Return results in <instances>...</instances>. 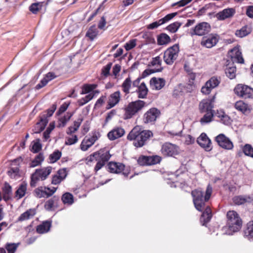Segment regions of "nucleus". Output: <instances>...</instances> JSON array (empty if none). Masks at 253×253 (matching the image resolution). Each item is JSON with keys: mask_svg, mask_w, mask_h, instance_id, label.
<instances>
[{"mask_svg": "<svg viewBox=\"0 0 253 253\" xmlns=\"http://www.w3.org/2000/svg\"><path fill=\"white\" fill-rule=\"evenodd\" d=\"M104 152L102 151H99L98 152H95L92 154H91L88 157H87L86 159V164L87 165H89V164L91 162L94 161H97L101 156V155Z\"/></svg>", "mask_w": 253, "mask_h": 253, "instance_id": "58836bf2", "label": "nucleus"}, {"mask_svg": "<svg viewBox=\"0 0 253 253\" xmlns=\"http://www.w3.org/2000/svg\"><path fill=\"white\" fill-rule=\"evenodd\" d=\"M195 78V74L192 73L188 75V82L185 85L183 86L186 92L191 93L196 89V86L194 83Z\"/></svg>", "mask_w": 253, "mask_h": 253, "instance_id": "b1692460", "label": "nucleus"}, {"mask_svg": "<svg viewBox=\"0 0 253 253\" xmlns=\"http://www.w3.org/2000/svg\"><path fill=\"white\" fill-rule=\"evenodd\" d=\"M98 30L95 26H92L88 29L86 36L90 40H93L97 35Z\"/></svg>", "mask_w": 253, "mask_h": 253, "instance_id": "49530a36", "label": "nucleus"}, {"mask_svg": "<svg viewBox=\"0 0 253 253\" xmlns=\"http://www.w3.org/2000/svg\"><path fill=\"white\" fill-rule=\"evenodd\" d=\"M132 81L130 77L126 78L122 84L123 91L126 94H128L131 87Z\"/></svg>", "mask_w": 253, "mask_h": 253, "instance_id": "c9c22d12", "label": "nucleus"}, {"mask_svg": "<svg viewBox=\"0 0 253 253\" xmlns=\"http://www.w3.org/2000/svg\"><path fill=\"white\" fill-rule=\"evenodd\" d=\"M42 148V145L39 142H33L31 151L33 153H38Z\"/></svg>", "mask_w": 253, "mask_h": 253, "instance_id": "0e129e2a", "label": "nucleus"}, {"mask_svg": "<svg viewBox=\"0 0 253 253\" xmlns=\"http://www.w3.org/2000/svg\"><path fill=\"white\" fill-rule=\"evenodd\" d=\"M95 84H85L83 86L81 94H89L90 92H94L93 90L96 88Z\"/></svg>", "mask_w": 253, "mask_h": 253, "instance_id": "603ef678", "label": "nucleus"}, {"mask_svg": "<svg viewBox=\"0 0 253 253\" xmlns=\"http://www.w3.org/2000/svg\"><path fill=\"white\" fill-rule=\"evenodd\" d=\"M153 135L150 130H142L140 126H135L127 136L129 140H134L133 145L136 147H142L146 141Z\"/></svg>", "mask_w": 253, "mask_h": 253, "instance_id": "f257e3e1", "label": "nucleus"}, {"mask_svg": "<svg viewBox=\"0 0 253 253\" xmlns=\"http://www.w3.org/2000/svg\"><path fill=\"white\" fill-rule=\"evenodd\" d=\"M179 51V47L178 44H175L168 48L164 53V60L168 65H171L177 59Z\"/></svg>", "mask_w": 253, "mask_h": 253, "instance_id": "39448f33", "label": "nucleus"}, {"mask_svg": "<svg viewBox=\"0 0 253 253\" xmlns=\"http://www.w3.org/2000/svg\"><path fill=\"white\" fill-rule=\"evenodd\" d=\"M197 142L201 147L207 151H210L212 149L211 140L205 133H202L198 137Z\"/></svg>", "mask_w": 253, "mask_h": 253, "instance_id": "2eb2a0df", "label": "nucleus"}, {"mask_svg": "<svg viewBox=\"0 0 253 253\" xmlns=\"http://www.w3.org/2000/svg\"><path fill=\"white\" fill-rule=\"evenodd\" d=\"M125 133L124 128L116 127L109 132L107 134L108 138L111 140H114L123 136Z\"/></svg>", "mask_w": 253, "mask_h": 253, "instance_id": "5701e85b", "label": "nucleus"}, {"mask_svg": "<svg viewBox=\"0 0 253 253\" xmlns=\"http://www.w3.org/2000/svg\"><path fill=\"white\" fill-rule=\"evenodd\" d=\"M192 0H181L177 2H175L172 4V6L178 5L179 7L184 6L189 3H190Z\"/></svg>", "mask_w": 253, "mask_h": 253, "instance_id": "774afa93", "label": "nucleus"}, {"mask_svg": "<svg viewBox=\"0 0 253 253\" xmlns=\"http://www.w3.org/2000/svg\"><path fill=\"white\" fill-rule=\"evenodd\" d=\"M159 112L156 108H152L147 111L144 115V121L148 123L155 121L158 116Z\"/></svg>", "mask_w": 253, "mask_h": 253, "instance_id": "393cba45", "label": "nucleus"}, {"mask_svg": "<svg viewBox=\"0 0 253 253\" xmlns=\"http://www.w3.org/2000/svg\"><path fill=\"white\" fill-rule=\"evenodd\" d=\"M51 227V223L48 221H44L37 227V231L40 234H43L47 232Z\"/></svg>", "mask_w": 253, "mask_h": 253, "instance_id": "f704fd0d", "label": "nucleus"}, {"mask_svg": "<svg viewBox=\"0 0 253 253\" xmlns=\"http://www.w3.org/2000/svg\"><path fill=\"white\" fill-rule=\"evenodd\" d=\"M121 99V93L119 91H117L111 94L108 101V109H110L114 107L120 101Z\"/></svg>", "mask_w": 253, "mask_h": 253, "instance_id": "bb28decb", "label": "nucleus"}, {"mask_svg": "<svg viewBox=\"0 0 253 253\" xmlns=\"http://www.w3.org/2000/svg\"><path fill=\"white\" fill-rule=\"evenodd\" d=\"M219 41V37L216 34H211L202 38L201 44L206 48L214 46Z\"/></svg>", "mask_w": 253, "mask_h": 253, "instance_id": "f8f14e48", "label": "nucleus"}, {"mask_svg": "<svg viewBox=\"0 0 253 253\" xmlns=\"http://www.w3.org/2000/svg\"><path fill=\"white\" fill-rule=\"evenodd\" d=\"M181 25V23L179 22H175L167 26V29L170 33H174L178 30Z\"/></svg>", "mask_w": 253, "mask_h": 253, "instance_id": "5fc2aeb1", "label": "nucleus"}, {"mask_svg": "<svg viewBox=\"0 0 253 253\" xmlns=\"http://www.w3.org/2000/svg\"><path fill=\"white\" fill-rule=\"evenodd\" d=\"M78 140V137L76 135L70 134L69 136L66 137L65 143L66 145H71L77 143Z\"/></svg>", "mask_w": 253, "mask_h": 253, "instance_id": "6e6d98bb", "label": "nucleus"}, {"mask_svg": "<svg viewBox=\"0 0 253 253\" xmlns=\"http://www.w3.org/2000/svg\"><path fill=\"white\" fill-rule=\"evenodd\" d=\"M235 108L238 111L246 113L250 111V107L248 104L243 101H237L234 105Z\"/></svg>", "mask_w": 253, "mask_h": 253, "instance_id": "7c9ffc66", "label": "nucleus"}, {"mask_svg": "<svg viewBox=\"0 0 253 253\" xmlns=\"http://www.w3.org/2000/svg\"><path fill=\"white\" fill-rule=\"evenodd\" d=\"M43 2H40L33 3L30 6V10L34 14L37 13L42 6Z\"/></svg>", "mask_w": 253, "mask_h": 253, "instance_id": "864d4df0", "label": "nucleus"}, {"mask_svg": "<svg viewBox=\"0 0 253 253\" xmlns=\"http://www.w3.org/2000/svg\"><path fill=\"white\" fill-rule=\"evenodd\" d=\"M99 134L94 133L90 137H85L83 140L80 147L82 151H86L90 148L98 139Z\"/></svg>", "mask_w": 253, "mask_h": 253, "instance_id": "4468645a", "label": "nucleus"}, {"mask_svg": "<svg viewBox=\"0 0 253 253\" xmlns=\"http://www.w3.org/2000/svg\"><path fill=\"white\" fill-rule=\"evenodd\" d=\"M215 96L211 99H204L199 104V109L201 113L212 112Z\"/></svg>", "mask_w": 253, "mask_h": 253, "instance_id": "dca6fc26", "label": "nucleus"}, {"mask_svg": "<svg viewBox=\"0 0 253 253\" xmlns=\"http://www.w3.org/2000/svg\"><path fill=\"white\" fill-rule=\"evenodd\" d=\"M227 225L229 230V234L238 231L241 228L242 221L238 214L234 211H229L227 213Z\"/></svg>", "mask_w": 253, "mask_h": 253, "instance_id": "7ed1b4c3", "label": "nucleus"}, {"mask_svg": "<svg viewBox=\"0 0 253 253\" xmlns=\"http://www.w3.org/2000/svg\"><path fill=\"white\" fill-rule=\"evenodd\" d=\"M211 29L209 23L203 22L197 24L194 28L191 29L190 34L192 36H203L209 33Z\"/></svg>", "mask_w": 253, "mask_h": 253, "instance_id": "423d86ee", "label": "nucleus"}, {"mask_svg": "<svg viewBox=\"0 0 253 253\" xmlns=\"http://www.w3.org/2000/svg\"><path fill=\"white\" fill-rule=\"evenodd\" d=\"M137 162L139 165L142 166L150 165L149 163H148V162H149V157L142 156L139 157Z\"/></svg>", "mask_w": 253, "mask_h": 253, "instance_id": "e2e57ef3", "label": "nucleus"}, {"mask_svg": "<svg viewBox=\"0 0 253 253\" xmlns=\"http://www.w3.org/2000/svg\"><path fill=\"white\" fill-rule=\"evenodd\" d=\"M27 188V183L23 182L21 183L15 193L16 197L19 199L24 197L26 193Z\"/></svg>", "mask_w": 253, "mask_h": 253, "instance_id": "c756f323", "label": "nucleus"}, {"mask_svg": "<svg viewBox=\"0 0 253 253\" xmlns=\"http://www.w3.org/2000/svg\"><path fill=\"white\" fill-rule=\"evenodd\" d=\"M233 202L236 205H242L246 202H250L252 199L250 197H243L242 196H236L233 199Z\"/></svg>", "mask_w": 253, "mask_h": 253, "instance_id": "e433bc0d", "label": "nucleus"}, {"mask_svg": "<svg viewBox=\"0 0 253 253\" xmlns=\"http://www.w3.org/2000/svg\"><path fill=\"white\" fill-rule=\"evenodd\" d=\"M166 84V81L160 78L153 77L150 81V87L152 89L160 90Z\"/></svg>", "mask_w": 253, "mask_h": 253, "instance_id": "4be33fe9", "label": "nucleus"}, {"mask_svg": "<svg viewBox=\"0 0 253 253\" xmlns=\"http://www.w3.org/2000/svg\"><path fill=\"white\" fill-rule=\"evenodd\" d=\"M52 171L51 167L43 168L36 169L35 172L31 176V185L35 186L38 180H44L50 174Z\"/></svg>", "mask_w": 253, "mask_h": 253, "instance_id": "20e7f679", "label": "nucleus"}, {"mask_svg": "<svg viewBox=\"0 0 253 253\" xmlns=\"http://www.w3.org/2000/svg\"><path fill=\"white\" fill-rule=\"evenodd\" d=\"M212 216L211 211L209 207H207L201 217V221L203 222V225L208 223Z\"/></svg>", "mask_w": 253, "mask_h": 253, "instance_id": "473e14b6", "label": "nucleus"}, {"mask_svg": "<svg viewBox=\"0 0 253 253\" xmlns=\"http://www.w3.org/2000/svg\"><path fill=\"white\" fill-rule=\"evenodd\" d=\"M19 244L7 243L5 248L8 253H14L18 247Z\"/></svg>", "mask_w": 253, "mask_h": 253, "instance_id": "13d9d810", "label": "nucleus"}, {"mask_svg": "<svg viewBox=\"0 0 253 253\" xmlns=\"http://www.w3.org/2000/svg\"><path fill=\"white\" fill-rule=\"evenodd\" d=\"M36 213L35 209H29L20 215L18 218V220L22 221L30 219L36 214Z\"/></svg>", "mask_w": 253, "mask_h": 253, "instance_id": "72a5a7b5", "label": "nucleus"}, {"mask_svg": "<svg viewBox=\"0 0 253 253\" xmlns=\"http://www.w3.org/2000/svg\"><path fill=\"white\" fill-rule=\"evenodd\" d=\"M67 172L65 169H60L57 172L52 176L51 183L57 185L61 183L67 176Z\"/></svg>", "mask_w": 253, "mask_h": 253, "instance_id": "412c9836", "label": "nucleus"}, {"mask_svg": "<svg viewBox=\"0 0 253 253\" xmlns=\"http://www.w3.org/2000/svg\"><path fill=\"white\" fill-rule=\"evenodd\" d=\"M145 103L142 100H137L128 104L126 109L125 116L126 119L130 118L144 106Z\"/></svg>", "mask_w": 253, "mask_h": 253, "instance_id": "0eeeda50", "label": "nucleus"}, {"mask_svg": "<svg viewBox=\"0 0 253 253\" xmlns=\"http://www.w3.org/2000/svg\"><path fill=\"white\" fill-rule=\"evenodd\" d=\"M57 189V187L49 188L47 187H40L34 191L35 196L39 198H48L53 195Z\"/></svg>", "mask_w": 253, "mask_h": 253, "instance_id": "9b49d317", "label": "nucleus"}, {"mask_svg": "<svg viewBox=\"0 0 253 253\" xmlns=\"http://www.w3.org/2000/svg\"><path fill=\"white\" fill-rule=\"evenodd\" d=\"M58 200L59 197L58 196H53L45 202L44 204L45 209L48 211L52 210L56 207Z\"/></svg>", "mask_w": 253, "mask_h": 253, "instance_id": "2f4dec72", "label": "nucleus"}, {"mask_svg": "<svg viewBox=\"0 0 253 253\" xmlns=\"http://www.w3.org/2000/svg\"><path fill=\"white\" fill-rule=\"evenodd\" d=\"M95 95L94 92H90L86 95L85 97H83L78 101V103L80 106H83L89 101H90L94 97Z\"/></svg>", "mask_w": 253, "mask_h": 253, "instance_id": "c03bdc74", "label": "nucleus"}, {"mask_svg": "<svg viewBox=\"0 0 253 253\" xmlns=\"http://www.w3.org/2000/svg\"><path fill=\"white\" fill-rule=\"evenodd\" d=\"M235 11L233 8H226L218 12L216 14V17L218 20H223L226 18L232 17L235 13Z\"/></svg>", "mask_w": 253, "mask_h": 253, "instance_id": "cd10ccee", "label": "nucleus"}, {"mask_svg": "<svg viewBox=\"0 0 253 253\" xmlns=\"http://www.w3.org/2000/svg\"><path fill=\"white\" fill-rule=\"evenodd\" d=\"M228 55L234 62L239 63H243L244 62V59L239 47H235L230 50L228 53Z\"/></svg>", "mask_w": 253, "mask_h": 253, "instance_id": "aec40b11", "label": "nucleus"}, {"mask_svg": "<svg viewBox=\"0 0 253 253\" xmlns=\"http://www.w3.org/2000/svg\"><path fill=\"white\" fill-rule=\"evenodd\" d=\"M44 160V156L42 154H38L35 159L31 162L30 167L34 168L41 164Z\"/></svg>", "mask_w": 253, "mask_h": 253, "instance_id": "de8ad7c7", "label": "nucleus"}, {"mask_svg": "<svg viewBox=\"0 0 253 253\" xmlns=\"http://www.w3.org/2000/svg\"><path fill=\"white\" fill-rule=\"evenodd\" d=\"M62 201L64 204L71 205L74 203L73 196L70 193H65L62 196Z\"/></svg>", "mask_w": 253, "mask_h": 253, "instance_id": "37998d69", "label": "nucleus"}, {"mask_svg": "<svg viewBox=\"0 0 253 253\" xmlns=\"http://www.w3.org/2000/svg\"><path fill=\"white\" fill-rule=\"evenodd\" d=\"M220 83L219 78L212 77L206 82L205 85L201 88V92L204 94H210L211 90L217 87Z\"/></svg>", "mask_w": 253, "mask_h": 253, "instance_id": "9d476101", "label": "nucleus"}, {"mask_svg": "<svg viewBox=\"0 0 253 253\" xmlns=\"http://www.w3.org/2000/svg\"><path fill=\"white\" fill-rule=\"evenodd\" d=\"M251 28L247 26L242 27L240 30L236 32V35L240 38L244 37L249 35L251 32Z\"/></svg>", "mask_w": 253, "mask_h": 253, "instance_id": "4c0bfd02", "label": "nucleus"}, {"mask_svg": "<svg viewBox=\"0 0 253 253\" xmlns=\"http://www.w3.org/2000/svg\"><path fill=\"white\" fill-rule=\"evenodd\" d=\"M61 156V152L58 150H56L49 156V162L51 163H54L57 161Z\"/></svg>", "mask_w": 253, "mask_h": 253, "instance_id": "3c124183", "label": "nucleus"}, {"mask_svg": "<svg viewBox=\"0 0 253 253\" xmlns=\"http://www.w3.org/2000/svg\"><path fill=\"white\" fill-rule=\"evenodd\" d=\"M170 41V37L166 34H161L158 37L157 42L160 45L168 44Z\"/></svg>", "mask_w": 253, "mask_h": 253, "instance_id": "ea45409f", "label": "nucleus"}, {"mask_svg": "<svg viewBox=\"0 0 253 253\" xmlns=\"http://www.w3.org/2000/svg\"><path fill=\"white\" fill-rule=\"evenodd\" d=\"M176 12L171 13L167 14L164 18L160 19L159 20L154 22L148 25L147 26V28L148 29H153L155 28H157L159 26L162 25L169 21L170 20L172 19L175 16H176Z\"/></svg>", "mask_w": 253, "mask_h": 253, "instance_id": "f3484780", "label": "nucleus"}, {"mask_svg": "<svg viewBox=\"0 0 253 253\" xmlns=\"http://www.w3.org/2000/svg\"><path fill=\"white\" fill-rule=\"evenodd\" d=\"M236 68L235 66L228 67L225 70L226 76L230 79L236 77Z\"/></svg>", "mask_w": 253, "mask_h": 253, "instance_id": "09e8293b", "label": "nucleus"}, {"mask_svg": "<svg viewBox=\"0 0 253 253\" xmlns=\"http://www.w3.org/2000/svg\"><path fill=\"white\" fill-rule=\"evenodd\" d=\"M245 235L249 238L253 237V221H251L247 224V227L245 230Z\"/></svg>", "mask_w": 253, "mask_h": 253, "instance_id": "4d7b16f0", "label": "nucleus"}, {"mask_svg": "<svg viewBox=\"0 0 253 253\" xmlns=\"http://www.w3.org/2000/svg\"><path fill=\"white\" fill-rule=\"evenodd\" d=\"M48 122V120L47 119V117L44 116L42 117L40 121L38 122V123L40 124V125L41 126V129H39V131L43 130L47 125Z\"/></svg>", "mask_w": 253, "mask_h": 253, "instance_id": "69168bd1", "label": "nucleus"}, {"mask_svg": "<svg viewBox=\"0 0 253 253\" xmlns=\"http://www.w3.org/2000/svg\"><path fill=\"white\" fill-rule=\"evenodd\" d=\"M3 191L4 193V198L8 199L12 194V188L8 183H5Z\"/></svg>", "mask_w": 253, "mask_h": 253, "instance_id": "bf43d9fd", "label": "nucleus"}, {"mask_svg": "<svg viewBox=\"0 0 253 253\" xmlns=\"http://www.w3.org/2000/svg\"><path fill=\"white\" fill-rule=\"evenodd\" d=\"M243 151L246 156L253 158V147L251 145L247 144L243 147Z\"/></svg>", "mask_w": 253, "mask_h": 253, "instance_id": "8fccbe9b", "label": "nucleus"}, {"mask_svg": "<svg viewBox=\"0 0 253 253\" xmlns=\"http://www.w3.org/2000/svg\"><path fill=\"white\" fill-rule=\"evenodd\" d=\"M234 90L237 96L245 99L250 98L253 95V88L245 84H237Z\"/></svg>", "mask_w": 253, "mask_h": 253, "instance_id": "6e6552de", "label": "nucleus"}, {"mask_svg": "<svg viewBox=\"0 0 253 253\" xmlns=\"http://www.w3.org/2000/svg\"><path fill=\"white\" fill-rule=\"evenodd\" d=\"M217 116L220 119V121L225 125H228L231 123L230 118L222 111L217 112Z\"/></svg>", "mask_w": 253, "mask_h": 253, "instance_id": "a19ab883", "label": "nucleus"}, {"mask_svg": "<svg viewBox=\"0 0 253 253\" xmlns=\"http://www.w3.org/2000/svg\"><path fill=\"white\" fill-rule=\"evenodd\" d=\"M140 79H137L132 83L133 86H138L137 91L138 93V97L145 98L148 94V89L144 83H142L139 85Z\"/></svg>", "mask_w": 253, "mask_h": 253, "instance_id": "a211bd4d", "label": "nucleus"}, {"mask_svg": "<svg viewBox=\"0 0 253 253\" xmlns=\"http://www.w3.org/2000/svg\"><path fill=\"white\" fill-rule=\"evenodd\" d=\"M108 168L111 172L120 173L124 170L125 166L121 163L111 162L108 164Z\"/></svg>", "mask_w": 253, "mask_h": 253, "instance_id": "c85d7f7f", "label": "nucleus"}, {"mask_svg": "<svg viewBox=\"0 0 253 253\" xmlns=\"http://www.w3.org/2000/svg\"><path fill=\"white\" fill-rule=\"evenodd\" d=\"M20 159H16L13 160L11 163V168L8 171V175L11 178L17 179L20 177V172L18 166L19 165V161Z\"/></svg>", "mask_w": 253, "mask_h": 253, "instance_id": "6ab92c4d", "label": "nucleus"}, {"mask_svg": "<svg viewBox=\"0 0 253 253\" xmlns=\"http://www.w3.org/2000/svg\"><path fill=\"white\" fill-rule=\"evenodd\" d=\"M149 162H148V163H149L150 165L158 164L160 163L162 160L161 157L160 156L157 155L149 157Z\"/></svg>", "mask_w": 253, "mask_h": 253, "instance_id": "680f3d73", "label": "nucleus"}, {"mask_svg": "<svg viewBox=\"0 0 253 253\" xmlns=\"http://www.w3.org/2000/svg\"><path fill=\"white\" fill-rule=\"evenodd\" d=\"M213 117V112H206L204 116L200 119V123L202 125L209 123L212 121Z\"/></svg>", "mask_w": 253, "mask_h": 253, "instance_id": "79ce46f5", "label": "nucleus"}, {"mask_svg": "<svg viewBox=\"0 0 253 253\" xmlns=\"http://www.w3.org/2000/svg\"><path fill=\"white\" fill-rule=\"evenodd\" d=\"M212 191V187L210 185H208L207 187L204 198L203 192L201 190L196 189L192 191L191 194L193 198L194 204L198 211H202L205 209V202L210 198Z\"/></svg>", "mask_w": 253, "mask_h": 253, "instance_id": "f03ea898", "label": "nucleus"}, {"mask_svg": "<svg viewBox=\"0 0 253 253\" xmlns=\"http://www.w3.org/2000/svg\"><path fill=\"white\" fill-rule=\"evenodd\" d=\"M111 155L109 152L106 151L101 155L100 159L97 161V163L94 168V170L96 172L104 166L106 162L110 158Z\"/></svg>", "mask_w": 253, "mask_h": 253, "instance_id": "a878e982", "label": "nucleus"}, {"mask_svg": "<svg viewBox=\"0 0 253 253\" xmlns=\"http://www.w3.org/2000/svg\"><path fill=\"white\" fill-rule=\"evenodd\" d=\"M72 115L71 114L67 113L66 115L64 117H61L59 119V121L57 125V127H64L67 123L69 121Z\"/></svg>", "mask_w": 253, "mask_h": 253, "instance_id": "a18cd8bd", "label": "nucleus"}, {"mask_svg": "<svg viewBox=\"0 0 253 253\" xmlns=\"http://www.w3.org/2000/svg\"><path fill=\"white\" fill-rule=\"evenodd\" d=\"M136 40L132 39L130 40L129 42H126L125 45V48L126 50L128 51L133 47H134L136 45Z\"/></svg>", "mask_w": 253, "mask_h": 253, "instance_id": "052dcab7", "label": "nucleus"}, {"mask_svg": "<svg viewBox=\"0 0 253 253\" xmlns=\"http://www.w3.org/2000/svg\"><path fill=\"white\" fill-rule=\"evenodd\" d=\"M111 66L112 63H109L102 68V73L104 76H107L109 74Z\"/></svg>", "mask_w": 253, "mask_h": 253, "instance_id": "338daca9", "label": "nucleus"}, {"mask_svg": "<svg viewBox=\"0 0 253 253\" xmlns=\"http://www.w3.org/2000/svg\"><path fill=\"white\" fill-rule=\"evenodd\" d=\"M161 152L165 156L174 157L179 154V150L177 146L167 142L162 145Z\"/></svg>", "mask_w": 253, "mask_h": 253, "instance_id": "1a4fd4ad", "label": "nucleus"}, {"mask_svg": "<svg viewBox=\"0 0 253 253\" xmlns=\"http://www.w3.org/2000/svg\"><path fill=\"white\" fill-rule=\"evenodd\" d=\"M215 141L219 146L226 150H231L233 148L232 142L223 134H219L215 137Z\"/></svg>", "mask_w": 253, "mask_h": 253, "instance_id": "ddd939ff", "label": "nucleus"}]
</instances>
